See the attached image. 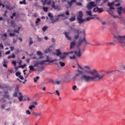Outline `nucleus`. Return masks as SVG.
Returning a JSON list of instances; mask_svg holds the SVG:
<instances>
[{"instance_id":"obj_18","label":"nucleus","mask_w":125,"mask_h":125,"mask_svg":"<svg viewBox=\"0 0 125 125\" xmlns=\"http://www.w3.org/2000/svg\"><path fill=\"white\" fill-rule=\"evenodd\" d=\"M19 95H20V96L18 97V99L19 101L21 102V101L23 100V98H24V97L23 96V95H22V93L21 92H19Z\"/></svg>"},{"instance_id":"obj_24","label":"nucleus","mask_w":125,"mask_h":125,"mask_svg":"<svg viewBox=\"0 0 125 125\" xmlns=\"http://www.w3.org/2000/svg\"><path fill=\"white\" fill-rule=\"evenodd\" d=\"M104 11V10H103V8H99L98 9V13H102Z\"/></svg>"},{"instance_id":"obj_53","label":"nucleus","mask_w":125,"mask_h":125,"mask_svg":"<svg viewBox=\"0 0 125 125\" xmlns=\"http://www.w3.org/2000/svg\"><path fill=\"white\" fill-rule=\"evenodd\" d=\"M76 5H78L79 6H82L83 5V4L81 2H77Z\"/></svg>"},{"instance_id":"obj_21","label":"nucleus","mask_w":125,"mask_h":125,"mask_svg":"<svg viewBox=\"0 0 125 125\" xmlns=\"http://www.w3.org/2000/svg\"><path fill=\"white\" fill-rule=\"evenodd\" d=\"M70 80H71V77H70V76L69 75L64 78V81L65 82H70Z\"/></svg>"},{"instance_id":"obj_22","label":"nucleus","mask_w":125,"mask_h":125,"mask_svg":"<svg viewBox=\"0 0 125 125\" xmlns=\"http://www.w3.org/2000/svg\"><path fill=\"white\" fill-rule=\"evenodd\" d=\"M76 21V15H74V17H72L69 19L70 22H73Z\"/></svg>"},{"instance_id":"obj_8","label":"nucleus","mask_w":125,"mask_h":125,"mask_svg":"<svg viewBox=\"0 0 125 125\" xmlns=\"http://www.w3.org/2000/svg\"><path fill=\"white\" fill-rule=\"evenodd\" d=\"M0 88H1V89H4V88L7 89L6 91H3V93L4 94H8V90H9V91H11V90H12V87H10L9 85H7L5 84H3L2 86H1Z\"/></svg>"},{"instance_id":"obj_3","label":"nucleus","mask_w":125,"mask_h":125,"mask_svg":"<svg viewBox=\"0 0 125 125\" xmlns=\"http://www.w3.org/2000/svg\"><path fill=\"white\" fill-rule=\"evenodd\" d=\"M78 73H76V76H79L78 81L82 82V83H87V81L91 79L90 76L87 75V74H83L82 70L79 69L77 70Z\"/></svg>"},{"instance_id":"obj_62","label":"nucleus","mask_w":125,"mask_h":125,"mask_svg":"<svg viewBox=\"0 0 125 125\" xmlns=\"http://www.w3.org/2000/svg\"><path fill=\"white\" fill-rule=\"evenodd\" d=\"M1 102H2V103H5V102H6V100H5V99H2Z\"/></svg>"},{"instance_id":"obj_47","label":"nucleus","mask_w":125,"mask_h":125,"mask_svg":"<svg viewBox=\"0 0 125 125\" xmlns=\"http://www.w3.org/2000/svg\"><path fill=\"white\" fill-rule=\"evenodd\" d=\"M77 77H79V76H77V74L72 78L73 80H75L76 82H78V79H77Z\"/></svg>"},{"instance_id":"obj_27","label":"nucleus","mask_w":125,"mask_h":125,"mask_svg":"<svg viewBox=\"0 0 125 125\" xmlns=\"http://www.w3.org/2000/svg\"><path fill=\"white\" fill-rule=\"evenodd\" d=\"M15 57H16V56H15V55H14V53H13L12 56H8V59H10V58L14 59V58H15Z\"/></svg>"},{"instance_id":"obj_35","label":"nucleus","mask_w":125,"mask_h":125,"mask_svg":"<svg viewBox=\"0 0 125 125\" xmlns=\"http://www.w3.org/2000/svg\"><path fill=\"white\" fill-rule=\"evenodd\" d=\"M37 42H42V38H41L39 36L37 37Z\"/></svg>"},{"instance_id":"obj_26","label":"nucleus","mask_w":125,"mask_h":125,"mask_svg":"<svg viewBox=\"0 0 125 125\" xmlns=\"http://www.w3.org/2000/svg\"><path fill=\"white\" fill-rule=\"evenodd\" d=\"M34 66L33 65H30L29 66V68L30 69V71H36V69H35V67H34Z\"/></svg>"},{"instance_id":"obj_61","label":"nucleus","mask_w":125,"mask_h":125,"mask_svg":"<svg viewBox=\"0 0 125 125\" xmlns=\"http://www.w3.org/2000/svg\"><path fill=\"white\" fill-rule=\"evenodd\" d=\"M65 14L66 15H67V16L70 15V12H69V11L67 10L65 12Z\"/></svg>"},{"instance_id":"obj_34","label":"nucleus","mask_w":125,"mask_h":125,"mask_svg":"<svg viewBox=\"0 0 125 125\" xmlns=\"http://www.w3.org/2000/svg\"><path fill=\"white\" fill-rule=\"evenodd\" d=\"M39 65H40V62L38 61V62H35V63L33 65V67H38V66H39Z\"/></svg>"},{"instance_id":"obj_45","label":"nucleus","mask_w":125,"mask_h":125,"mask_svg":"<svg viewBox=\"0 0 125 125\" xmlns=\"http://www.w3.org/2000/svg\"><path fill=\"white\" fill-rule=\"evenodd\" d=\"M43 11L45 12H47L48 10V8L47 7H43Z\"/></svg>"},{"instance_id":"obj_1","label":"nucleus","mask_w":125,"mask_h":125,"mask_svg":"<svg viewBox=\"0 0 125 125\" xmlns=\"http://www.w3.org/2000/svg\"><path fill=\"white\" fill-rule=\"evenodd\" d=\"M91 68L90 66H84V71L85 73L87 74H90L92 76H90L91 79H89L88 81H87V83H90V82H97V81H101L102 79L104 77V75H100L98 74V72L94 69L91 70Z\"/></svg>"},{"instance_id":"obj_30","label":"nucleus","mask_w":125,"mask_h":125,"mask_svg":"<svg viewBox=\"0 0 125 125\" xmlns=\"http://www.w3.org/2000/svg\"><path fill=\"white\" fill-rule=\"evenodd\" d=\"M59 64L61 66V67H65V62H60Z\"/></svg>"},{"instance_id":"obj_17","label":"nucleus","mask_w":125,"mask_h":125,"mask_svg":"<svg viewBox=\"0 0 125 125\" xmlns=\"http://www.w3.org/2000/svg\"><path fill=\"white\" fill-rule=\"evenodd\" d=\"M7 63H8V62L6 61V60L4 59L2 62L3 67H4L5 68H7Z\"/></svg>"},{"instance_id":"obj_11","label":"nucleus","mask_w":125,"mask_h":125,"mask_svg":"<svg viewBox=\"0 0 125 125\" xmlns=\"http://www.w3.org/2000/svg\"><path fill=\"white\" fill-rule=\"evenodd\" d=\"M83 34L84 35V38L83 39V40H79V42H78V45H81L82 43H83V42H84V41H85V31H83Z\"/></svg>"},{"instance_id":"obj_58","label":"nucleus","mask_w":125,"mask_h":125,"mask_svg":"<svg viewBox=\"0 0 125 125\" xmlns=\"http://www.w3.org/2000/svg\"><path fill=\"white\" fill-rule=\"evenodd\" d=\"M9 36L11 37H15V33H10Z\"/></svg>"},{"instance_id":"obj_16","label":"nucleus","mask_w":125,"mask_h":125,"mask_svg":"<svg viewBox=\"0 0 125 125\" xmlns=\"http://www.w3.org/2000/svg\"><path fill=\"white\" fill-rule=\"evenodd\" d=\"M76 41H73L70 43V49H73L74 47H75V46L76 45Z\"/></svg>"},{"instance_id":"obj_2","label":"nucleus","mask_w":125,"mask_h":125,"mask_svg":"<svg viewBox=\"0 0 125 125\" xmlns=\"http://www.w3.org/2000/svg\"><path fill=\"white\" fill-rule=\"evenodd\" d=\"M73 53H74V54L76 55L77 57H81L82 56V53L81 52L80 49H79L78 52V51L74 50L73 51H71L69 52H63V53L61 52L60 50L57 49L56 55L57 56H59L60 57L59 61H60V60H62V59H65L67 55H69V54H73Z\"/></svg>"},{"instance_id":"obj_20","label":"nucleus","mask_w":125,"mask_h":125,"mask_svg":"<svg viewBox=\"0 0 125 125\" xmlns=\"http://www.w3.org/2000/svg\"><path fill=\"white\" fill-rule=\"evenodd\" d=\"M5 7L8 10H13L14 7H11L10 5H6Z\"/></svg>"},{"instance_id":"obj_54","label":"nucleus","mask_w":125,"mask_h":125,"mask_svg":"<svg viewBox=\"0 0 125 125\" xmlns=\"http://www.w3.org/2000/svg\"><path fill=\"white\" fill-rule=\"evenodd\" d=\"M112 17L114 18V19H116V18H120V17H119V16H115L114 15L112 16Z\"/></svg>"},{"instance_id":"obj_36","label":"nucleus","mask_w":125,"mask_h":125,"mask_svg":"<svg viewBox=\"0 0 125 125\" xmlns=\"http://www.w3.org/2000/svg\"><path fill=\"white\" fill-rule=\"evenodd\" d=\"M40 79V76H37L35 78H34V83H37L38 82L37 80Z\"/></svg>"},{"instance_id":"obj_63","label":"nucleus","mask_w":125,"mask_h":125,"mask_svg":"<svg viewBox=\"0 0 125 125\" xmlns=\"http://www.w3.org/2000/svg\"><path fill=\"white\" fill-rule=\"evenodd\" d=\"M33 105H35L36 106H37V105H38V103H37V102H34L32 103Z\"/></svg>"},{"instance_id":"obj_39","label":"nucleus","mask_w":125,"mask_h":125,"mask_svg":"<svg viewBox=\"0 0 125 125\" xmlns=\"http://www.w3.org/2000/svg\"><path fill=\"white\" fill-rule=\"evenodd\" d=\"M3 98H9V95L8 94H4L3 95Z\"/></svg>"},{"instance_id":"obj_57","label":"nucleus","mask_w":125,"mask_h":125,"mask_svg":"<svg viewBox=\"0 0 125 125\" xmlns=\"http://www.w3.org/2000/svg\"><path fill=\"white\" fill-rule=\"evenodd\" d=\"M19 78L21 80H24V77H23V76H22V75H20V76H19Z\"/></svg>"},{"instance_id":"obj_38","label":"nucleus","mask_w":125,"mask_h":125,"mask_svg":"<svg viewBox=\"0 0 125 125\" xmlns=\"http://www.w3.org/2000/svg\"><path fill=\"white\" fill-rule=\"evenodd\" d=\"M49 52H50V49L48 48L47 49H46L44 51V53L46 54L47 53H49Z\"/></svg>"},{"instance_id":"obj_12","label":"nucleus","mask_w":125,"mask_h":125,"mask_svg":"<svg viewBox=\"0 0 125 125\" xmlns=\"http://www.w3.org/2000/svg\"><path fill=\"white\" fill-rule=\"evenodd\" d=\"M52 8L55 9V10H60V8H59V6H55V2L54 1H53L52 5H51Z\"/></svg>"},{"instance_id":"obj_43","label":"nucleus","mask_w":125,"mask_h":125,"mask_svg":"<svg viewBox=\"0 0 125 125\" xmlns=\"http://www.w3.org/2000/svg\"><path fill=\"white\" fill-rule=\"evenodd\" d=\"M48 17H49L50 18H53V15H52V14H51V13H49L48 14Z\"/></svg>"},{"instance_id":"obj_5","label":"nucleus","mask_w":125,"mask_h":125,"mask_svg":"<svg viewBox=\"0 0 125 125\" xmlns=\"http://www.w3.org/2000/svg\"><path fill=\"white\" fill-rule=\"evenodd\" d=\"M113 35V41L114 42H120L122 47H125V35L122 36L119 35H115L114 33H112Z\"/></svg>"},{"instance_id":"obj_13","label":"nucleus","mask_w":125,"mask_h":125,"mask_svg":"<svg viewBox=\"0 0 125 125\" xmlns=\"http://www.w3.org/2000/svg\"><path fill=\"white\" fill-rule=\"evenodd\" d=\"M115 4L114 2H112L111 3L108 2L107 6H109V8L108 9H115V8L113 7V5H114Z\"/></svg>"},{"instance_id":"obj_60","label":"nucleus","mask_w":125,"mask_h":125,"mask_svg":"<svg viewBox=\"0 0 125 125\" xmlns=\"http://www.w3.org/2000/svg\"><path fill=\"white\" fill-rule=\"evenodd\" d=\"M117 12H118L119 15H122V11H119V10H117Z\"/></svg>"},{"instance_id":"obj_40","label":"nucleus","mask_w":125,"mask_h":125,"mask_svg":"<svg viewBox=\"0 0 125 125\" xmlns=\"http://www.w3.org/2000/svg\"><path fill=\"white\" fill-rule=\"evenodd\" d=\"M21 75V72H20V71L17 72L16 73V76L17 77H19V76Z\"/></svg>"},{"instance_id":"obj_48","label":"nucleus","mask_w":125,"mask_h":125,"mask_svg":"<svg viewBox=\"0 0 125 125\" xmlns=\"http://www.w3.org/2000/svg\"><path fill=\"white\" fill-rule=\"evenodd\" d=\"M123 9V8L122 6L117 8V10H119L120 11H122Z\"/></svg>"},{"instance_id":"obj_32","label":"nucleus","mask_w":125,"mask_h":125,"mask_svg":"<svg viewBox=\"0 0 125 125\" xmlns=\"http://www.w3.org/2000/svg\"><path fill=\"white\" fill-rule=\"evenodd\" d=\"M19 31H20V27H18V30H16V29L14 30V33H17V34H19Z\"/></svg>"},{"instance_id":"obj_10","label":"nucleus","mask_w":125,"mask_h":125,"mask_svg":"<svg viewBox=\"0 0 125 125\" xmlns=\"http://www.w3.org/2000/svg\"><path fill=\"white\" fill-rule=\"evenodd\" d=\"M45 62H49L50 63H52V62H54V60L50 61L49 60H46L42 61H39V64L40 65H44V64H45Z\"/></svg>"},{"instance_id":"obj_50","label":"nucleus","mask_w":125,"mask_h":125,"mask_svg":"<svg viewBox=\"0 0 125 125\" xmlns=\"http://www.w3.org/2000/svg\"><path fill=\"white\" fill-rule=\"evenodd\" d=\"M26 115H31V112L29 110H27L26 111Z\"/></svg>"},{"instance_id":"obj_41","label":"nucleus","mask_w":125,"mask_h":125,"mask_svg":"<svg viewBox=\"0 0 125 125\" xmlns=\"http://www.w3.org/2000/svg\"><path fill=\"white\" fill-rule=\"evenodd\" d=\"M26 66H27V64H24L23 65H20L19 66V68H22V69H24V68H25V67H26Z\"/></svg>"},{"instance_id":"obj_64","label":"nucleus","mask_w":125,"mask_h":125,"mask_svg":"<svg viewBox=\"0 0 125 125\" xmlns=\"http://www.w3.org/2000/svg\"><path fill=\"white\" fill-rule=\"evenodd\" d=\"M12 64H14V66H16V61H13Z\"/></svg>"},{"instance_id":"obj_31","label":"nucleus","mask_w":125,"mask_h":125,"mask_svg":"<svg viewBox=\"0 0 125 125\" xmlns=\"http://www.w3.org/2000/svg\"><path fill=\"white\" fill-rule=\"evenodd\" d=\"M39 22H41V19L38 18L36 21V26H39Z\"/></svg>"},{"instance_id":"obj_51","label":"nucleus","mask_w":125,"mask_h":125,"mask_svg":"<svg viewBox=\"0 0 125 125\" xmlns=\"http://www.w3.org/2000/svg\"><path fill=\"white\" fill-rule=\"evenodd\" d=\"M42 113H36V114L35 116L40 117V116H42Z\"/></svg>"},{"instance_id":"obj_42","label":"nucleus","mask_w":125,"mask_h":125,"mask_svg":"<svg viewBox=\"0 0 125 125\" xmlns=\"http://www.w3.org/2000/svg\"><path fill=\"white\" fill-rule=\"evenodd\" d=\"M13 72V70L12 69H9L7 70V74H12V73Z\"/></svg>"},{"instance_id":"obj_7","label":"nucleus","mask_w":125,"mask_h":125,"mask_svg":"<svg viewBox=\"0 0 125 125\" xmlns=\"http://www.w3.org/2000/svg\"><path fill=\"white\" fill-rule=\"evenodd\" d=\"M69 28L70 29V31H73V32L76 33L77 35H74V40H78V39L80 38V34H81V32H80L79 29H78L72 26H69Z\"/></svg>"},{"instance_id":"obj_33","label":"nucleus","mask_w":125,"mask_h":125,"mask_svg":"<svg viewBox=\"0 0 125 125\" xmlns=\"http://www.w3.org/2000/svg\"><path fill=\"white\" fill-rule=\"evenodd\" d=\"M20 4H26V0H23V1H21L19 2Z\"/></svg>"},{"instance_id":"obj_23","label":"nucleus","mask_w":125,"mask_h":125,"mask_svg":"<svg viewBox=\"0 0 125 125\" xmlns=\"http://www.w3.org/2000/svg\"><path fill=\"white\" fill-rule=\"evenodd\" d=\"M86 13L89 16H96V15H92V14L90 11H87L86 12Z\"/></svg>"},{"instance_id":"obj_52","label":"nucleus","mask_w":125,"mask_h":125,"mask_svg":"<svg viewBox=\"0 0 125 125\" xmlns=\"http://www.w3.org/2000/svg\"><path fill=\"white\" fill-rule=\"evenodd\" d=\"M70 59H76V56L75 55H73L72 57H69Z\"/></svg>"},{"instance_id":"obj_14","label":"nucleus","mask_w":125,"mask_h":125,"mask_svg":"<svg viewBox=\"0 0 125 125\" xmlns=\"http://www.w3.org/2000/svg\"><path fill=\"white\" fill-rule=\"evenodd\" d=\"M63 34L65 35V37L68 41H72V37L69 36V34H68V32H64Z\"/></svg>"},{"instance_id":"obj_19","label":"nucleus","mask_w":125,"mask_h":125,"mask_svg":"<svg viewBox=\"0 0 125 125\" xmlns=\"http://www.w3.org/2000/svg\"><path fill=\"white\" fill-rule=\"evenodd\" d=\"M114 10V9H108L106 11L108 13V14H110V15H111L112 16L114 15V11H112Z\"/></svg>"},{"instance_id":"obj_56","label":"nucleus","mask_w":125,"mask_h":125,"mask_svg":"<svg viewBox=\"0 0 125 125\" xmlns=\"http://www.w3.org/2000/svg\"><path fill=\"white\" fill-rule=\"evenodd\" d=\"M67 3L69 5V6H72V4H73V2L71 1H68Z\"/></svg>"},{"instance_id":"obj_15","label":"nucleus","mask_w":125,"mask_h":125,"mask_svg":"<svg viewBox=\"0 0 125 125\" xmlns=\"http://www.w3.org/2000/svg\"><path fill=\"white\" fill-rule=\"evenodd\" d=\"M37 55H38V56H40L39 59H42L43 58V56H42V55H43V54H42V52H41L40 51H37Z\"/></svg>"},{"instance_id":"obj_4","label":"nucleus","mask_w":125,"mask_h":125,"mask_svg":"<svg viewBox=\"0 0 125 125\" xmlns=\"http://www.w3.org/2000/svg\"><path fill=\"white\" fill-rule=\"evenodd\" d=\"M113 35V41L114 42H120L122 47H125V35L122 36L119 35H115L114 33H112Z\"/></svg>"},{"instance_id":"obj_37","label":"nucleus","mask_w":125,"mask_h":125,"mask_svg":"<svg viewBox=\"0 0 125 125\" xmlns=\"http://www.w3.org/2000/svg\"><path fill=\"white\" fill-rule=\"evenodd\" d=\"M11 25L12 27H15V24L14 23V21H11Z\"/></svg>"},{"instance_id":"obj_59","label":"nucleus","mask_w":125,"mask_h":125,"mask_svg":"<svg viewBox=\"0 0 125 125\" xmlns=\"http://www.w3.org/2000/svg\"><path fill=\"white\" fill-rule=\"evenodd\" d=\"M84 42L85 43V45H86V44H90V43H89L88 42H87V41H86V39H85V41H84Z\"/></svg>"},{"instance_id":"obj_29","label":"nucleus","mask_w":125,"mask_h":125,"mask_svg":"<svg viewBox=\"0 0 125 125\" xmlns=\"http://www.w3.org/2000/svg\"><path fill=\"white\" fill-rule=\"evenodd\" d=\"M29 40H30V42L29 43V45H32V44H33V43H34V42H33V41H32V39L31 37L29 38Z\"/></svg>"},{"instance_id":"obj_9","label":"nucleus","mask_w":125,"mask_h":125,"mask_svg":"<svg viewBox=\"0 0 125 125\" xmlns=\"http://www.w3.org/2000/svg\"><path fill=\"white\" fill-rule=\"evenodd\" d=\"M94 3H95V2L93 1L89 2L88 4L86 6V7L88 10H91L93 7H95V6H96V4Z\"/></svg>"},{"instance_id":"obj_55","label":"nucleus","mask_w":125,"mask_h":125,"mask_svg":"<svg viewBox=\"0 0 125 125\" xmlns=\"http://www.w3.org/2000/svg\"><path fill=\"white\" fill-rule=\"evenodd\" d=\"M58 16H59V17H65V14H62L61 15H59Z\"/></svg>"},{"instance_id":"obj_28","label":"nucleus","mask_w":125,"mask_h":125,"mask_svg":"<svg viewBox=\"0 0 125 125\" xmlns=\"http://www.w3.org/2000/svg\"><path fill=\"white\" fill-rule=\"evenodd\" d=\"M47 29H48V26H44L42 27V30L43 32H45Z\"/></svg>"},{"instance_id":"obj_49","label":"nucleus","mask_w":125,"mask_h":125,"mask_svg":"<svg viewBox=\"0 0 125 125\" xmlns=\"http://www.w3.org/2000/svg\"><path fill=\"white\" fill-rule=\"evenodd\" d=\"M17 92H14V94H13V97H18V95H17Z\"/></svg>"},{"instance_id":"obj_25","label":"nucleus","mask_w":125,"mask_h":125,"mask_svg":"<svg viewBox=\"0 0 125 125\" xmlns=\"http://www.w3.org/2000/svg\"><path fill=\"white\" fill-rule=\"evenodd\" d=\"M15 92L19 93V85H17L15 88Z\"/></svg>"},{"instance_id":"obj_44","label":"nucleus","mask_w":125,"mask_h":125,"mask_svg":"<svg viewBox=\"0 0 125 125\" xmlns=\"http://www.w3.org/2000/svg\"><path fill=\"white\" fill-rule=\"evenodd\" d=\"M93 11L94 12H98V7H97L96 8H94Z\"/></svg>"},{"instance_id":"obj_6","label":"nucleus","mask_w":125,"mask_h":125,"mask_svg":"<svg viewBox=\"0 0 125 125\" xmlns=\"http://www.w3.org/2000/svg\"><path fill=\"white\" fill-rule=\"evenodd\" d=\"M83 13L81 11L79 12V14L77 17V20L78 21V23L80 24V25L83 24V22L85 21H89L91 20V19H94V17H87L86 19H83Z\"/></svg>"},{"instance_id":"obj_46","label":"nucleus","mask_w":125,"mask_h":125,"mask_svg":"<svg viewBox=\"0 0 125 125\" xmlns=\"http://www.w3.org/2000/svg\"><path fill=\"white\" fill-rule=\"evenodd\" d=\"M112 23H113V27L115 29H117V24H116V22H115V21H113Z\"/></svg>"}]
</instances>
